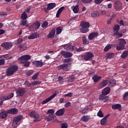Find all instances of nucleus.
Returning a JSON list of instances; mask_svg holds the SVG:
<instances>
[{"instance_id": "19", "label": "nucleus", "mask_w": 128, "mask_h": 128, "mask_svg": "<svg viewBox=\"0 0 128 128\" xmlns=\"http://www.w3.org/2000/svg\"><path fill=\"white\" fill-rule=\"evenodd\" d=\"M59 70H66L68 72V64H62L58 66Z\"/></svg>"}, {"instance_id": "35", "label": "nucleus", "mask_w": 128, "mask_h": 128, "mask_svg": "<svg viewBox=\"0 0 128 128\" xmlns=\"http://www.w3.org/2000/svg\"><path fill=\"white\" fill-rule=\"evenodd\" d=\"M18 48H20V50H26V44H20L18 46Z\"/></svg>"}, {"instance_id": "1", "label": "nucleus", "mask_w": 128, "mask_h": 128, "mask_svg": "<svg viewBox=\"0 0 128 128\" xmlns=\"http://www.w3.org/2000/svg\"><path fill=\"white\" fill-rule=\"evenodd\" d=\"M64 50H70V52H84V48L80 47L78 44H65L64 46Z\"/></svg>"}, {"instance_id": "58", "label": "nucleus", "mask_w": 128, "mask_h": 128, "mask_svg": "<svg viewBox=\"0 0 128 128\" xmlns=\"http://www.w3.org/2000/svg\"><path fill=\"white\" fill-rule=\"evenodd\" d=\"M38 74H40L39 72L35 74L32 77V80H36V78H38Z\"/></svg>"}, {"instance_id": "18", "label": "nucleus", "mask_w": 128, "mask_h": 128, "mask_svg": "<svg viewBox=\"0 0 128 128\" xmlns=\"http://www.w3.org/2000/svg\"><path fill=\"white\" fill-rule=\"evenodd\" d=\"M7 112L10 114H16L18 112V110L16 108H12L8 110Z\"/></svg>"}, {"instance_id": "46", "label": "nucleus", "mask_w": 128, "mask_h": 128, "mask_svg": "<svg viewBox=\"0 0 128 128\" xmlns=\"http://www.w3.org/2000/svg\"><path fill=\"white\" fill-rule=\"evenodd\" d=\"M78 5H76L73 8V12L74 14H78Z\"/></svg>"}, {"instance_id": "29", "label": "nucleus", "mask_w": 128, "mask_h": 128, "mask_svg": "<svg viewBox=\"0 0 128 128\" xmlns=\"http://www.w3.org/2000/svg\"><path fill=\"white\" fill-rule=\"evenodd\" d=\"M92 80H94V82H98V80H102V77L100 76H98V75H94L92 78Z\"/></svg>"}, {"instance_id": "13", "label": "nucleus", "mask_w": 128, "mask_h": 128, "mask_svg": "<svg viewBox=\"0 0 128 128\" xmlns=\"http://www.w3.org/2000/svg\"><path fill=\"white\" fill-rule=\"evenodd\" d=\"M40 26V22L38 21H36L34 22L30 26V28H34L35 30H38Z\"/></svg>"}, {"instance_id": "61", "label": "nucleus", "mask_w": 128, "mask_h": 128, "mask_svg": "<svg viewBox=\"0 0 128 128\" xmlns=\"http://www.w3.org/2000/svg\"><path fill=\"white\" fill-rule=\"evenodd\" d=\"M82 2L84 4H90V2H92V0H82Z\"/></svg>"}, {"instance_id": "26", "label": "nucleus", "mask_w": 128, "mask_h": 128, "mask_svg": "<svg viewBox=\"0 0 128 128\" xmlns=\"http://www.w3.org/2000/svg\"><path fill=\"white\" fill-rule=\"evenodd\" d=\"M110 87H106L102 91V94H106V96H107V94H110Z\"/></svg>"}, {"instance_id": "39", "label": "nucleus", "mask_w": 128, "mask_h": 128, "mask_svg": "<svg viewBox=\"0 0 128 128\" xmlns=\"http://www.w3.org/2000/svg\"><path fill=\"white\" fill-rule=\"evenodd\" d=\"M54 117L55 116L54 114H50L46 118V120L47 122H50V120H54Z\"/></svg>"}, {"instance_id": "55", "label": "nucleus", "mask_w": 128, "mask_h": 128, "mask_svg": "<svg viewBox=\"0 0 128 128\" xmlns=\"http://www.w3.org/2000/svg\"><path fill=\"white\" fill-rule=\"evenodd\" d=\"M24 85L27 86V88H30L32 86V83H29L28 81L24 82Z\"/></svg>"}, {"instance_id": "38", "label": "nucleus", "mask_w": 128, "mask_h": 128, "mask_svg": "<svg viewBox=\"0 0 128 128\" xmlns=\"http://www.w3.org/2000/svg\"><path fill=\"white\" fill-rule=\"evenodd\" d=\"M128 56V51H124L122 54H121V58H126Z\"/></svg>"}, {"instance_id": "5", "label": "nucleus", "mask_w": 128, "mask_h": 128, "mask_svg": "<svg viewBox=\"0 0 128 128\" xmlns=\"http://www.w3.org/2000/svg\"><path fill=\"white\" fill-rule=\"evenodd\" d=\"M126 44V42L124 39L120 38L118 40V44L116 45V50H122L126 48L124 44Z\"/></svg>"}, {"instance_id": "33", "label": "nucleus", "mask_w": 128, "mask_h": 128, "mask_svg": "<svg viewBox=\"0 0 128 128\" xmlns=\"http://www.w3.org/2000/svg\"><path fill=\"white\" fill-rule=\"evenodd\" d=\"M100 16V12L98 11H94L91 14V16L92 18H96V16Z\"/></svg>"}, {"instance_id": "45", "label": "nucleus", "mask_w": 128, "mask_h": 128, "mask_svg": "<svg viewBox=\"0 0 128 128\" xmlns=\"http://www.w3.org/2000/svg\"><path fill=\"white\" fill-rule=\"evenodd\" d=\"M27 20H23L22 22L20 24V26H28V24Z\"/></svg>"}, {"instance_id": "53", "label": "nucleus", "mask_w": 128, "mask_h": 128, "mask_svg": "<svg viewBox=\"0 0 128 128\" xmlns=\"http://www.w3.org/2000/svg\"><path fill=\"white\" fill-rule=\"evenodd\" d=\"M128 98V92L124 93L123 96V100H126V98Z\"/></svg>"}, {"instance_id": "10", "label": "nucleus", "mask_w": 128, "mask_h": 128, "mask_svg": "<svg viewBox=\"0 0 128 128\" xmlns=\"http://www.w3.org/2000/svg\"><path fill=\"white\" fill-rule=\"evenodd\" d=\"M60 54L62 56H64V58H72V52L64 50L60 52Z\"/></svg>"}, {"instance_id": "7", "label": "nucleus", "mask_w": 128, "mask_h": 128, "mask_svg": "<svg viewBox=\"0 0 128 128\" xmlns=\"http://www.w3.org/2000/svg\"><path fill=\"white\" fill-rule=\"evenodd\" d=\"M94 54L90 52H86L82 56V58L84 60H86V62H88V60H90L92 58H94Z\"/></svg>"}, {"instance_id": "20", "label": "nucleus", "mask_w": 128, "mask_h": 128, "mask_svg": "<svg viewBox=\"0 0 128 128\" xmlns=\"http://www.w3.org/2000/svg\"><path fill=\"white\" fill-rule=\"evenodd\" d=\"M54 34H56V28H52V29L50 30V32L47 36V38H52L54 36Z\"/></svg>"}, {"instance_id": "6", "label": "nucleus", "mask_w": 128, "mask_h": 128, "mask_svg": "<svg viewBox=\"0 0 128 128\" xmlns=\"http://www.w3.org/2000/svg\"><path fill=\"white\" fill-rule=\"evenodd\" d=\"M28 116H30V118H35V120H33L34 122H38L40 121V114H38V112L34 110H32L28 114Z\"/></svg>"}, {"instance_id": "27", "label": "nucleus", "mask_w": 128, "mask_h": 128, "mask_svg": "<svg viewBox=\"0 0 128 128\" xmlns=\"http://www.w3.org/2000/svg\"><path fill=\"white\" fill-rule=\"evenodd\" d=\"M40 35L36 33H33L28 36V40H34V38H39Z\"/></svg>"}, {"instance_id": "56", "label": "nucleus", "mask_w": 128, "mask_h": 128, "mask_svg": "<svg viewBox=\"0 0 128 128\" xmlns=\"http://www.w3.org/2000/svg\"><path fill=\"white\" fill-rule=\"evenodd\" d=\"M6 58V60H10V56H8V54L0 56V58Z\"/></svg>"}, {"instance_id": "11", "label": "nucleus", "mask_w": 128, "mask_h": 128, "mask_svg": "<svg viewBox=\"0 0 128 128\" xmlns=\"http://www.w3.org/2000/svg\"><path fill=\"white\" fill-rule=\"evenodd\" d=\"M16 94L18 96H22L26 94V88H20L16 89Z\"/></svg>"}, {"instance_id": "59", "label": "nucleus", "mask_w": 128, "mask_h": 128, "mask_svg": "<svg viewBox=\"0 0 128 128\" xmlns=\"http://www.w3.org/2000/svg\"><path fill=\"white\" fill-rule=\"evenodd\" d=\"M32 86H38V84H40V82L38 81H34V82H31Z\"/></svg>"}, {"instance_id": "42", "label": "nucleus", "mask_w": 128, "mask_h": 128, "mask_svg": "<svg viewBox=\"0 0 128 128\" xmlns=\"http://www.w3.org/2000/svg\"><path fill=\"white\" fill-rule=\"evenodd\" d=\"M107 58H114V54L112 53V52H110V53H108L106 54V56Z\"/></svg>"}, {"instance_id": "2", "label": "nucleus", "mask_w": 128, "mask_h": 128, "mask_svg": "<svg viewBox=\"0 0 128 128\" xmlns=\"http://www.w3.org/2000/svg\"><path fill=\"white\" fill-rule=\"evenodd\" d=\"M80 26L82 28H80V32H81L82 34H86V32H88V28L90 26V22H82L80 24Z\"/></svg>"}, {"instance_id": "51", "label": "nucleus", "mask_w": 128, "mask_h": 128, "mask_svg": "<svg viewBox=\"0 0 128 128\" xmlns=\"http://www.w3.org/2000/svg\"><path fill=\"white\" fill-rule=\"evenodd\" d=\"M72 62V58H68L64 60V62L65 63L70 62Z\"/></svg>"}, {"instance_id": "9", "label": "nucleus", "mask_w": 128, "mask_h": 128, "mask_svg": "<svg viewBox=\"0 0 128 128\" xmlns=\"http://www.w3.org/2000/svg\"><path fill=\"white\" fill-rule=\"evenodd\" d=\"M1 46L4 48V50H8L12 48V43L10 42H5L1 44Z\"/></svg>"}, {"instance_id": "40", "label": "nucleus", "mask_w": 128, "mask_h": 128, "mask_svg": "<svg viewBox=\"0 0 128 128\" xmlns=\"http://www.w3.org/2000/svg\"><path fill=\"white\" fill-rule=\"evenodd\" d=\"M112 48V44H108L104 48V52H108V50H110V48Z\"/></svg>"}, {"instance_id": "12", "label": "nucleus", "mask_w": 128, "mask_h": 128, "mask_svg": "<svg viewBox=\"0 0 128 128\" xmlns=\"http://www.w3.org/2000/svg\"><path fill=\"white\" fill-rule=\"evenodd\" d=\"M33 66H35L36 68H42L44 66V62L40 60H34L32 62Z\"/></svg>"}, {"instance_id": "3", "label": "nucleus", "mask_w": 128, "mask_h": 128, "mask_svg": "<svg viewBox=\"0 0 128 128\" xmlns=\"http://www.w3.org/2000/svg\"><path fill=\"white\" fill-rule=\"evenodd\" d=\"M24 116L22 115H20L14 117L12 124V128H18L20 124V121L22 120Z\"/></svg>"}, {"instance_id": "50", "label": "nucleus", "mask_w": 128, "mask_h": 128, "mask_svg": "<svg viewBox=\"0 0 128 128\" xmlns=\"http://www.w3.org/2000/svg\"><path fill=\"white\" fill-rule=\"evenodd\" d=\"M100 124L102 126H106V120L103 118L100 121Z\"/></svg>"}, {"instance_id": "4", "label": "nucleus", "mask_w": 128, "mask_h": 128, "mask_svg": "<svg viewBox=\"0 0 128 128\" xmlns=\"http://www.w3.org/2000/svg\"><path fill=\"white\" fill-rule=\"evenodd\" d=\"M18 70V66L16 65L12 66L6 70V74L8 76H12Z\"/></svg>"}, {"instance_id": "62", "label": "nucleus", "mask_w": 128, "mask_h": 128, "mask_svg": "<svg viewBox=\"0 0 128 128\" xmlns=\"http://www.w3.org/2000/svg\"><path fill=\"white\" fill-rule=\"evenodd\" d=\"M8 16V13L6 12H0V16Z\"/></svg>"}, {"instance_id": "54", "label": "nucleus", "mask_w": 128, "mask_h": 128, "mask_svg": "<svg viewBox=\"0 0 128 128\" xmlns=\"http://www.w3.org/2000/svg\"><path fill=\"white\" fill-rule=\"evenodd\" d=\"M62 125L61 128H68V124L66 123H62L60 124Z\"/></svg>"}, {"instance_id": "32", "label": "nucleus", "mask_w": 128, "mask_h": 128, "mask_svg": "<svg viewBox=\"0 0 128 128\" xmlns=\"http://www.w3.org/2000/svg\"><path fill=\"white\" fill-rule=\"evenodd\" d=\"M64 10V6H62L60 8H59L56 14V18H60V14H62V12Z\"/></svg>"}, {"instance_id": "21", "label": "nucleus", "mask_w": 128, "mask_h": 128, "mask_svg": "<svg viewBox=\"0 0 128 128\" xmlns=\"http://www.w3.org/2000/svg\"><path fill=\"white\" fill-rule=\"evenodd\" d=\"M65 112H66V109H64V108H63L58 110L56 112V114L58 116H64V114Z\"/></svg>"}, {"instance_id": "22", "label": "nucleus", "mask_w": 128, "mask_h": 128, "mask_svg": "<svg viewBox=\"0 0 128 128\" xmlns=\"http://www.w3.org/2000/svg\"><path fill=\"white\" fill-rule=\"evenodd\" d=\"M31 57L30 56V55H25V56H22L18 58V60H30Z\"/></svg>"}, {"instance_id": "47", "label": "nucleus", "mask_w": 128, "mask_h": 128, "mask_svg": "<svg viewBox=\"0 0 128 128\" xmlns=\"http://www.w3.org/2000/svg\"><path fill=\"white\" fill-rule=\"evenodd\" d=\"M106 94H103L102 92V94L99 96V100H106Z\"/></svg>"}, {"instance_id": "34", "label": "nucleus", "mask_w": 128, "mask_h": 128, "mask_svg": "<svg viewBox=\"0 0 128 128\" xmlns=\"http://www.w3.org/2000/svg\"><path fill=\"white\" fill-rule=\"evenodd\" d=\"M90 120V116H84L81 118V120H82L83 122H88Z\"/></svg>"}, {"instance_id": "63", "label": "nucleus", "mask_w": 128, "mask_h": 128, "mask_svg": "<svg viewBox=\"0 0 128 128\" xmlns=\"http://www.w3.org/2000/svg\"><path fill=\"white\" fill-rule=\"evenodd\" d=\"M72 92H69L67 94H65L64 95V96H68V98H72Z\"/></svg>"}, {"instance_id": "49", "label": "nucleus", "mask_w": 128, "mask_h": 128, "mask_svg": "<svg viewBox=\"0 0 128 128\" xmlns=\"http://www.w3.org/2000/svg\"><path fill=\"white\" fill-rule=\"evenodd\" d=\"M47 26H48V22H44L42 24L41 26L42 28H46Z\"/></svg>"}, {"instance_id": "52", "label": "nucleus", "mask_w": 128, "mask_h": 128, "mask_svg": "<svg viewBox=\"0 0 128 128\" xmlns=\"http://www.w3.org/2000/svg\"><path fill=\"white\" fill-rule=\"evenodd\" d=\"M104 2V0H94V2L96 4H100Z\"/></svg>"}, {"instance_id": "44", "label": "nucleus", "mask_w": 128, "mask_h": 128, "mask_svg": "<svg viewBox=\"0 0 128 128\" xmlns=\"http://www.w3.org/2000/svg\"><path fill=\"white\" fill-rule=\"evenodd\" d=\"M88 108H83L80 110V112H82L84 114H88Z\"/></svg>"}, {"instance_id": "43", "label": "nucleus", "mask_w": 128, "mask_h": 128, "mask_svg": "<svg viewBox=\"0 0 128 128\" xmlns=\"http://www.w3.org/2000/svg\"><path fill=\"white\" fill-rule=\"evenodd\" d=\"M123 34L120 33H118V32H115L114 33V36H116L117 38H122V36Z\"/></svg>"}, {"instance_id": "36", "label": "nucleus", "mask_w": 128, "mask_h": 128, "mask_svg": "<svg viewBox=\"0 0 128 128\" xmlns=\"http://www.w3.org/2000/svg\"><path fill=\"white\" fill-rule=\"evenodd\" d=\"M62 26H58L56 28V34H60L62 32Z\"/></svg>"}, {"instance_id": "25", "label": "nucleus", "mask_w": 128, "mask_h": 128, "mask_svg": "<svg viewBox=\"0 0 128 128\" xmlns=\"http://www.w3.org/2000/svg\"><path fill=\"white\" fill-rule=\"evenodd\" d=\"M116 84V81L114 79L110 80L108 82V84L109 86H111L112 88Z\"/></svg>"}, {"instance_id": "23", "label": "nucleus", "mask_w": 128, "mask_h": 128, "mask_svg": "<svg viewBox=\"0 0 128 128\" xmlns=\"http://www.w3.org/2000/svg\"><path fill=\"white\" fill-rule=\"evenodd\" d=\"M112 110H118L120 112L122 110V105L120 104H114L112 106Z\"/></svg>"}, {"instance_id": "8", "label": "nucleus", "mask_w": 128, "mask_h": 128, "mask_svg": "<svg viewBox=\"0 0 128 128\" xmlns=\"http://www.w3.org/2000/svg\"><path fill=\"white\" fill-rule=\"evenodd\" d=\"M14 93H10L8 96H2L0 97V100L6 101L8 100H10L12 98H14Z\"/></svg>"}, {"instance_id": "31", "label": "nucleus", "mask_w": 128, "mask_h": 128, "mask_svg": "<svg viewBox=\"0 0 128 128\" xmlns=\"http://www.w3.org/2000/svg\"><path fill=\"white\" fill-rule=\"evenodd\" d=\"M82 40L83 44L85 46L90 44V41H88V38H86V36H83L82 37Z\"/></svg>"}, {"instance_id": "41", "label": "nucleus", "mask_w": 128, "mask_h": 128, "mask_svg": "<svg viewBox=\"0 0 128 128\" xmlns=\"http://www.w3.org/2000/svg\"><path fill=\"white\" fill-rule=\"evenodd\" d=\"M21 18L23 20H26L28 18V14L26 12H23L21 14Z\"/></svg>"}, {"instance_id": "28", "label": "nucleus", "mask_w": 128, "mask_h": 128, "mask_svg": "<svg viewBox=\"0 0 128 128\" xmlns=\"http://www.w3.org/2000/svg\"><path fill=\"white\" fill-rule=\"evenodd\" d=\"M56 5V3H50L48 4L47 6V10H52V8H54Z\"/></svg>"}, {"instance_id": "64", "label": "nucleus", "mask_w": 128, "mask_h": 128, "mask_svg": "<svg viewBox=\"0 0 128 128\" xmlns=\"http://www.w3.org/2000/svg\"><path fill=\"white\" fill-rule=\"evenodd\" d=\"M6 64V61L4 59H0V66H4Z\"/></svg>"}, {"instance_id": "30", "label": "nucleus", "mask_w": 128, "mask_h": 128, "mask_svg": "<svg viewBox=\"0 0 128 128\" xmlns=\"http://www.w3.org/2000/svg\"><path fill=\"white\" fill-rule=\"evenodd\" d=\"M20 62V64H22L25 68H28L30 64V62L28 60H22Z\"/></svg>"}, {"instance_id": "24", "label": "nucleus", "mask_w": 128, "mask_h": 128, "mask_svg": "<svg viewBox=\"0 0 128 128\" xmlns=\"http://www.w3.org/2000/svg\"><path fill=\"white\" fill-rule=\"evenodd\" d=\"M8 111L2 110L0 112V118H6L8 116Z\"/></svg>"}, {"instance_id": "17", "label": "nucleus", "mask_w": 128, "mask_h": 128, "mask_svg": "<svg viewBox=\"0 0 128 128\" xmlns=\"http://www.w3.org/2000/svg\"><path fill=\"white\" fill-rule=\"evenodd\" d=\"M122 6V4L120 1L116 2L114 4V8L116 10H120Z\"/></svg>"}, {"instance_id": "60", "label": "nucleus", "mask_w": 128, "mask_h": 128, "mask_svg": "<svg viewBox=\"0 0 128 128\" xmlns=\"http://www.w3.org/2000/svg\"><path fill=\"white\" fill-rule=\"evenodd\" d=\"M32 74H34V70H30V71H28L26 73V76H30V75H32Z\"/></svg>"}, {"instance_id": "37", "label": "nucleus", "mask_w": 128, "mask_h": 128, "mask_svg": "<svg viewBox=\"0 0 128 128\" xmlns=\"http://www.w3.org/2000/svg\"><path fill=\"white\" fill-rule=\"evenodd\" d=\"M120 25L118 24L115 25L113 28L114 30V33L118 32V30H120Z\"/></svg>"}, {"instance_id": "15", "label": "nucleus", "mask_w": 128, "mask_h": 128, "mask_svg": "<svg viewBox=\"0 0 128 128\" xmlns=\"http://www.w3.org/2000/svg\"><path fill=\"white\" fill-rule=\"evenodd\" d=\"M56 94H53L52 96H51L49 98H48L46 99L45 100H44L42 102V104H48V102H50V100H52L53 98H56Z\"/></svg>"}, {"instance_id": "16", "label": "nucleus", "mask_w": 128, "mask_h": 128, "mask_svg": "<svg viewBox=\"0 0 128 128\" xmlns=\"http://www.w3.org/2000/svg\"><path fill=\"white\" fill-rule=\"evenodd\" d=\"M108 86V80H104L102 82L98 85V88L100 90L101 88H104V86Z\"/></svg>"}, {"instance_id": "57", "label": "nucleus", "mask_w": 128, "mask_h": 128, "mask_svg": "<svg viewBox=\"0 0 128 128\" xmlns=\"http://www.w3.org/2000/svg\"><path fill=\"white\" fill-rule=\"evenodd\" d=\"M75 80L76 78L74 76H72L68 78V80L69 82H74V80Z\"/></svg>"}, {"instance_id": "48", "label": "nucleus", "mask_w": 128, "mask_h": 128, "mask_svg": "<svg viewBox=\"0 0 128 128\" xmlns=\"http://www.w3.org/2000/svg\"><path fill=\"white\" fill-rule=\"evenodd\" d=\"M97 116H99V118H104V114H102L101 110H100L98 112Z\"/></svg>"}, {"instance_id": "14", "label": "nucleus", "mask_w": 128, "mask_h": 128, "mask_svg": "<svg viewBox=\"0 0 128 128\" xmlns=\"http://www.w3.org/2000/svg\"><path fill=\"white\" fill-rule=\"evenodd\" d=\"M98 36V33L96 32H92L88 36V40H92L94 38H96Z\"/></svg>"}]
</instances>
